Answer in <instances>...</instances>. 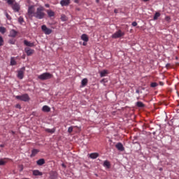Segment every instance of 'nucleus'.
<instances>
[{
  "label": "nucleus",
  "mask_w": 179,
  "mask_h": 179,
  "mask_svg": "<svg viewBox=\"0 0 179 179\" xmlns=\"http://www.w3.org/2000/svg\"><path fill=\"white\" fill-rule=\"evenodd\" d=\"M36 4H29L28 6L27 15L29 17H36V19H44L45 13H44L45 8L43 6H39L36 10Z\"/></svg>",
  "instance_id": "obj_1"
},
{
  "label": "nucleus",
  "mask_w": 179,
  "mask_h": 179,
  "mask_svg": "<svg viewBox=\"0 0 179 179\" xmlns=\"http://www.w3.org/2000/svg\"><path fill=\"white\" fill-rule=\"evenodd\" d=\"M52 74L46 72L38 76V79H40V80H48V79H52Z\"/></svg>",
  "instance_id": "obj_2"
},
{
  "label": "nucleus",
  "mask_w": 179,
  "mask_h": 179,
  "mask_svg": "<svg viewBox=\"0 0 179 179\" xmlns=\"http://www.w3.org/2000/svg\"><path fill=\"white\" fill-rule=\"evenodd\" d=\"M17 100H21V101H29L30 100V97H29V94H25L23 95H17L15 96Z\"/></svg>",
  "instance_id": "obj_3"
},
{
  "label": "nucleus",
  "mask_w": 179,
  "mask_h": 179,
  "mask_svg": "<svg viewBox=\"0 0 179 179\" xmlns=\"http://www.w3.org/2000/svg\"><path fill=\"white\" fill-rule=\"evenodd\" d=\"M24 71H26V67L23 66L22 68H21L20 70H18L17 74V78H18V79H23V78H24Z\"/></svg>",
  "instance_id": "obj_4"
},
{
  "label": "nucleus",
  "mask_w": 179,
  "mask_h": 179,
  "mask_svg": "<svg viewBox=\"0 0 179 179\" xmlns=\"http://www.w3.org/2000/svg\"><path fill=\"white\" fill-rule=\"evenodd\" d=\"M124 36H125V33L122 32L121 29H119L112 35V38H120L121 37H124Z\"/></svg>",
  "instance_id": "obj_5"
},
{
  "label": "nucleus",
  "mask_w": 179,
  "mask_h": 179,
  "mask_svg": "<svg viewBox=\"0 0 179 179\" xmlns=\"http://www.w3.org/2000/svg\"><path fill=\"white\" fill-rule=\"evenodd\" d=\"M41 29L42 31H43L46 35H50L52 33V29H49L46 25H42Z\"/></svg>",
  "instance_id": "obj_6"
},
{
  "label": "nucleus",
  "mask_w": 179,
  "mask_h": 179,
  "mask_svg": "<svg viewBox=\"0 0 179 179\" xmlns=\"http://www.w3.org/2000/svg\"><path fill=\"white\" fill-rule=\"evenodd\" d=\"M24 50L28 57H30V55H33V54L34 53V50H32L30 48H26Z\"/></svg>",
  "instance_id": "obj_7"
},
{
  "label": "nucleus",
  "mask_w": 179,
  "mask_h": 179,
  "mask_svg": "<svg viewBox=\"0 0 179 179\" xmlns=\"http://www.w3.org/2000/svg\"><path fill=\"white\" fill-rule=\"evenodd\" d=\"M115 148H116V149H117V150H120V152H124V150H125L124 145L121 143H117L115 145Z\"/></svg>",
  "instance_id": "obj_8"
},
{
  "label": "nucleus",
  "mask_w": 179,
  "mask_h": 179,
  "mask_svg": "<svg viewBox=\"0 0 179 179\" xmlns=\"http://www.w3.org/2000/svg\"><path fill=\"white\" fill-rule=\"evenodd\" d=\"M71 3V0H61L60 5L62 6H68Z\"/></svg>",
  "instance_id": "obj_9"
},
{
  "label": "nucleus",
  "mask_w": 179,
  "mask_h": 179,
  "mask_svg": "<svg viewBox=\"0 0 179 179\" xmlns=\"http://www.w3.org/2000/svg\"><path fill=\"white\" fill-rule=\"evenodd\" d=\"M12 8L15 12H19L20 10V6L17 3L13 4Z\"/></svg>",
  "instance_id": "obj_10"
},
{
  "label": "nucleus",
  "mask_w": 179,
  "mask_h": 179,
  "mask_svg": "<svg viewBox=\"0 0 179 179\" xmlns=\"http://www.w3.org/2000/svg\"><path fill=\"white\" fill-rule=\"evenodd\" d=\"M42 111L44 113H50L51 111V108L48 106H43L42 108Z\"/></svg>",
  "instance_id": "obj_11"
},
{
  "label": "nucleus",
  "mask_w": 179,
  "mask_h": 179,
  "mask_svg": "<svg viewBox=\"0 0 179 179\" xmlns=\"http://www.w3.org/2000/svg\"><path fill=\"white\" fill-rule=\"evenodd\" d=\"M81 40H83V41H85V43H87V41H89V36H87L86 34H83L81 36Z\"/></svg>",
  "instance_id": "obj_12"
},
{
  "label": "nucleus",
  "mask_w": 179,
  "mask_h": 179,
  "mask_svg": "<svg viewBox=\"0 0 179 179\" xmlns=\"http://www.w3.org/2000/svg\"><path fill=\"white\" fill-rule=\"evenodd\" d=\"M88 82L89 80H87V78L83 79L81 81V87H85V86L87 85Z\"/></svg>",
  "instance_id": "obj_13"
},
{
  "label": "nucleus",
  "mask_w": 179,
  "mask_h": 179,
  "mask_svg": "<svg viewBox=\"0 0 179 179\" xmlns=\"http://www.w3.org/2000/svg\"><path fill=\"white\" fill-rule=\"evenodd\" d=\"M36 164L38 166H43V164H45V160L44 159H40L36 162Z\"/></svg>",
  "instance_id": "obj_14"
},
{
  "label": "nucleus",
  "mask_w": 179,
  "mask_h": 179,
  "mask_svg": "<svg viewBox=\"0 0 179 179\" xmlns=\"http://www.w3.org/2000/svg\"><path fill=\"white\" fill-rule=\"evenodd\" d=\"M8 163V159L7 158H3V159H0V166H5Z\"/></svg>",
  "instance_id": "obj_15"
},
{
  "label": "nucleus",
  "mask_w": 179,
  "mask_h": 179,
  "mask_svg": "<svg viewBox=\"0 0 179 179\" xmlns=\"http://www.w3.org/2000/svg\"><path fill=\"white\" fill-rule=\"evenodd\" d=\"M33 176H43V172H40L38 170H34L32 171Z\"/></svg>",
  "instance_id": "obj_16"
},
{
  "label": "nucleus",
  "mask_w": 179,
  "mask_h": 179,
  "mask_svg": "<svg viewBox=\"0 0 179 179\" xmlns=\"http://www.w3.org/2000/svg\"><path fill=\"white\" fill-rule=\"evenodd\" d=\"M47 13L49 17H54L55 16V13L51 10H48Z\"/></svg>",
  "instance_id": "obj_17"
},
{
  "label": "nucleus",
  "mask_w": 179,
  "mask_h": 179,
  "mask_svg": "<svg viewBox=\"0 0 179 179\" xmlns=\"http://www.w3.org/2000/svg\"><path fill=\"white\" fill-rule=\"evenodd\" d=\"M98 157H99V153L97 152L91 153L89 155V157H90V159H97Z\"/></svg>",
  "instance_id": "obj_18"
},
{
  "label": "nucleus",
  "mask_w": 179,
  "mask_h": 179,
  "mask_svg": "<svg viewBox=\"0 0 179 179\" xmlns=\"http://www.w3.org/2000/svg\"><path fill=\"white\" fill-rule=\"evenodd\" d=\"M24 44L25 45H27V47H34V43H31V42H29V41H27V40H24Z\"/></svg>",
  "instance_id": "obj_19"
},
{
  "label": "nucleus",
  "mask_w": 179,
  "mask_h": 179,
  "mask_svg": "<svg viewBox=\"0 0 179 179\" xmlns=\"http://www.w3.org/2000/svg\"><path fill=\"white\" fill-rule=\"evenodd\" d=\"M10 37H16V36H17V31H16L15 29H12L10 31Z\"/></svg>",
  "instance_id": "obj_20"
},
{
  "label": "nucleus",
  "mask_w": 179,
  "mask_h": 179,
  "mask_svg": "<svg viewBox=\"0 0 179 179\" xmlns=\"http://www.w3.org/2000/svg\"><path fill=\"white\" fill-rule=\"evenodd\" d=\"M103 167H106L107 169H110V167H111V164H110V162L106 160L103 162Z\"/></svg>",
  "instance_id": "obj_21"
},
{
  "label": "nucleus",
  "mask_w": 179,
  "mask_h": 179,
  "mask_svg": "<svg viewBox=\"0 0 179 179\" xmlns=\"http://www.w3.org/2000/svg\"><path fill=\"white\" fill-rule=\"evenodd\" d=\"M45 131L48 134H54V132H55V129H45Z\"/></svg>",
  "instance_id": "obj_22"
},
{
  "label": "nucleus",
  "mask_w": 179,
  "mask_h": 179,
  "mask_svg": "<svg viewBox=\"0 0 179 179\" xmlns=\"http://www.w3.org/2000/svg\"><path fill=\"white\" fill-rule=\"evenodd\" d=\"M17 62H16V60H15V58L14 57H11L10 59V65L11 66H13L15 65H17Z\"/></svg>",
  "instance_id": "obj_23"
},
{
  "label": "nucleus",
  "mask_w": 179,
  "mask_h": 179,
  "mask_svg": "<svg viewBox=\"0 0 179 179\" xmlns=\"http://www.w3.org/2000/svg\"><path fill=\"white\" fill-rule=\"evenodd\" d=\"M159 17H160V13L157 12L155 13L154 17H153V20H157V19H159Z\"/></svg>",
  "instance_id": "obj_24"
},
{
  "label": "nucleus",
  "mask_w": 179,
  "mask_h": 179,
  "mask_svg": "<svg viewBox=\"0 0 179 179\" xmlns=\"http://www.w3.org/2000/svg\"><path fill=\"white\" fill-rule=\"evenodd\" d=\"M108 72L106 70H103L102 71H101L100 75H101V78H104V76H106V75H107Z\"/></svg>",
  "instance_id": "obj_25"
},
{
  "label": "nucleus",
  "mask_w": 179,
  "mask_h": 179,
  "mask_svg": "<svg viewBox=\"0 0 179 179\" xmlns=\"http://www.w3.org/2000/svg\"><path fill=\"white\" fill-rule=\"evenodd\" d=\"M136 106H137V107H140L141 108L145 107V104H143V103H142V101H138L136 103Z\"/></svg>",
  "instance_id": "obj_26"
},
{
  "label": "nucleus",
  "mask_w": 179,
  "mask_h": 179,
  "mask_svg": "<svg viewBox=\"0 0 179 179\" xmlns=\"http://www.w3.org/2000/svg\"><path fill=\"white\" fill-rule=\"evenodd\" d=\"M0 33H1L2 34H5V33H6V28L3 27H0Z\"/></svg>",
  "instance_id": "obj_27"
},
{
  "label": "nucleus",
  "mask_w": 179,
  "mask_h": 179,
  "mask_svg": "<svg viewBox=\"0 0 179 179\" xmlns=\"http://www.w3.org/2000/svg\"><path fill=\"white\" fill-rule=\"evenodd\" d=\"M37 153H38V150L34 149L32 150L31 156L34 157L36 155H37Z\"/></svg>",
  "instance_id": "obj_28"
},
{
  "label": "nucleus",
  "mask_w": 179,
  "mask_h": 179,
  "mask_svg": "<svg viewBox=\"0 0 179 179\" xmlns=\"http://www.w3.org/2000/svg\"><path fill=\"white\" fill-rule=\"evenodd\" d=\"M61 20H62V22H66L68 20V18L66 17V15H62Z\"/></svg>",
  "instance_id": "obj_29"
},
{
  "label": "nucleus",
  "mask_w": 179,
  "mask_h": 179,
  "mask_svg": "<svg viewBox=\"0 0 179 179\" xmlns=\"http://www.w3.org/2000/svg\"><path fill=\"white\" fill-rule=\"evenodd\" d=\"M18 22H19L20 24H23V23H24V19H23L22 17H20L18 18Z\"/></svg>",
  "instance_id": "obj_30"
},
{
  "label": "nucleus",
  "mask_w": 179,
  "mask_h": 179,
  "mask_svg": "<svg viewBox=\"0 0 179 179\" xmlns=\"http://www.w3.org/2000/svg\"><path fill=\"white\" fill-rule=\"evenodd\" d=\"M8 5H13L15 3V0H7Z\"/></svg>",
  "instance_id": "obj_31"
},
{
  "label": "nucleus",
  "mask_w": 179,
  "mask_h": 179,
  "mask_svg": "<svg viewBox=\"0 0 179 179\" xmlns=\"http://www.w3.org/2000/svg\"><path fill=\"white\" fill-rule=\"evenodd\" d=\"M157 86H158L157 83H152L150 84V87H157Z\"/></svg>",
  "instance_id": "obj_32"
},
{
  "label": "nucleus",
  "mask_w": 179,
  "mask_h": 179,
  "mask_svg": "<svg viewBox=\"0 0 179 179\" xmlns=\"http://www.w3.org/2000/svg\"><path fill=\"white\" fill-rule=\"evenodd\" d=\"M2 45H3V38L0 36V47H2Z\"/></svg>",
  "instance_id": "obj_33"
},
{
  "label": "nucleus",
  "mask_w": 179,
  "mask_h": 179,
  "mask_svg": "<svg viewBox=\"0 0 179 179\" xmlns=\"http://www.w3.org/2000/svg\"><path fill=\"white\" fill-rule=\"evenodd\" d=\"M73 131V127H69V129H68L69 134H72Z\"/></svg>",
  "instance_id": "obj_34"
},
{
  "label": "nucleus",
  "mask_w": 179,
  "mask_h": 179,
  "mask_svg": "<svg viewBox=\"0 0 179 179\" xmlns=\"http://www.w3.org/2000/svg\"><path fill=\"white\" fill-rule=\"evenodd\" d=\"M5 15H6V17H7L8 20H10V19H12V17H10V15H9L8 13H6Z\"/></svg>",
  "instance_id": "obj_35"
},
{
  "label": "nucleus",
  "mask_w": 179,
  "mask_h": 179,
  "mask_svg": "<svg viewBox=\"0 0 179 179\" xmlns=\"http://www.w3.org/2000/svg\"><path fill=\"white\" fill-rule=\"evenodd\" d=\"M131 24L134 27H136V26H138V22H133Z\"/></svg>",
  "instance_id": "obj_36"
},
{
  "label": "nucleus",
  "mask_w": 179,
  "mask_h": 179,
  "mask_svg": "<svg viewBox=\"0 0 179 179\" xmlns=\"http://www.w3.org/2000/svg\"><path fill=\"white\" fill-rule=\"evenodd\" d=\"M15 108H19L20 110V108H22V106H20V104H16Z\"/></svg>",
  "instance_id": "obj_37"
},
{
  "label": "nucleus",
  "mask_w": 179,
  "mask_h": 179,
  "mask_svg": "<svg viewBox=\"0 0 179 179\" xmlns=\"http://www.w3.org/2000/svg\"><path fill=\"white\" fill-rule=\"evenodd\" d=\"M35 2L37 1V0H34ZM28 3H31V0H28L27 1Z\"/></svg>",
  "instance_id": "obj_38"
},
{
  "label": "nucleus",
  "mask_w": 179,
  "mask_h": 179,
  "mask_svg": "<svg viewBox=\"0 0 179 179\" xmlns=\"http://www.w3.org/2000/svg\"><path fill=\"white\" fill-rule=\"evenodd\" d=\"M159 85H160V86H163L164 85V82H159Z\"/></svg>",
  "instance_id": "obj_39"
},
{
  "label": "nucleus",
  "mask_w": 179,
  "mask_h": 179,
  "mask_svg": "<svg viewBox=\"0 0 179 179\" xmlns=\"http://www.w3.org/2000/svg\"><path fill=\"white\" fill-rule=\"evenodd\" d=\"M136 93H137L138 94H139V93H141V92L139 91V90H136Z\"/></svg>",
  "instance_id": "obj_40"
},
{
  "label": "nucleus",
  "mask_w": 179,
  "mask_h": 179,
  "mask_svg": "<svg viewBox=\"0 0 179 179\" xmlns=\"http://www.w3.org/2000/svg\"><path fill=\"white\" fill-rule=\"evenodd\" d=\"M75 3H79V0H74Z\"/></svg>",
  "instance_id": "obj_41"
},
{
  "label": "nucleus",
  "mask_w": 179,
  "mask_h": 179,
  "mask_svg": "<svg viewBox=\"0 0 179 179\" xmlns=\"http://www.w3.org/2000/svg\"><path fill=\"white\" fill-rule=\"evenodd\" d=\"M166 68H170L171 65H170V64H167L166 65Z\"/></svg>",
  "instance_id": "obj_42"
},
{
  "label": "nucleus",
  "mask_w": 179,
  "mask_h": 179,
  "mask_svg": "<svg viewBox=\"0 0 179 179\" xmlns=\"http://www.w3.org/2000/svg\"><path fill=\"white\" fill-rule=\"evenodd\" d=\"M55 177H56V174L55 173V175H54V177H52V176H51V179H55Z\"/></svg>",
  "instance_id": "obj_43"
},
{
  "label": "nucleus",
  "mask_w": 179,
  "mask_h": 179,
  "mask_svg": "<svg viewBox=\"0 0 179 179\" xmlns=\"http://www.w3.org/2000/svg\"><path fill=\"white\" fill-rule=\"evenodd\" d=\"M114 12H115V13H118V10L115 9V10H114Z\"/></svg>",
  "instance_id": "obj_44"
},
{
  "label": "nucleus",
  "mask_w": 179,
  "mask_h": 179,
  "mask_svg": "<svg viewBox=\"0 0 179 179\" xmlns=\"http://www.w3.org/2000/svg\"><path fill=\"white\" fill-rule=\"evenodd\" d=\"M5 145L3 144L0 145V148H4Z\"/></svg>",
  "instance_id": "obj_45"
},
{
  "label": "nucleus",
  "mask_w": 179,
  "mask_h": 179,
  "mask_svg": "<svg viewBox=\"0 0 179 179\" xmlns=\"http://www.w3.org/2000/svg\"><path fill=\"white\" fill-rule=\"evenodd\" d=\"M96 3H99V2H100V0H95Z\"/></svg>",
  "instance_id": "obj_46"
},
{
  "label": "nucleus",
  "mask_w": 179,
  "mask_h": 179,
  "mask_svg": "<svg viewBox=\"0 0 179 179\" xmlns=\"http://www.w3.org/2000/svg\"><path fill=\"white\" fill-rule=\"evenodd\" d=\"M143 2H148V1H149V0H143Z\"/></svg>",
  "instance_id": "obj_47"
},
{
  "label": "nucleus",
  "mask_w": 179,
  "mask_h": 179,
  "mask_svg": "<svg viewBox=\"0 0 179 179\" xmlns=\"http://www.w3.org/2000/svg\"><path fill=\"white\" fill-rule=\"evenodd\" d=\"M159 171H163V168H160V169H159Z\"/></svg>",
  "instance_id": "obj_48"
},
{
  "label": "nucleus",
  "mask_w": 179,
  "mask_h": 179,
  "mask_svg": "<svg viewBox=\"0 0 179 179\" xmlns=\"http://www.w3.org/2000/svg\"><path fill=\"white\" fill-rule=\"evenodd\" d=\"M86 44H87V43L84 42V43H83V45H86Z\"/></svg>",
  "instance_id": "obj_49"
},
{
  "label": "nucleus",
  "mask_w": 179,
  "mask_h": 179,
  "mask_svg": "<svg viewBox=\"0 0 179 179\" xmlns=\"http://www.w3.org/2000/svg\"><path fill=\"white\" fill-rule=\"evenodd\" d=\"M169 19H170V17H166V20H169Z\"/></svg>",
  "instance_id": "obj_50"
},
{
  "label": "nucleus",
  "mask_w": 179,
  "mask_h": 179,
  "mask_svg": "<svg viewBox=\"0 0 179 179\" xmlns=\"http://www.w3.org/2000/svg\"><path fill=\"white\" fill-rule=\"evenodd\" d=\"M45 6H46L47 8H48V4H46Z\"/></svg>",
  "instance_id": "obj_51"
},
{
  "label": "nucleus",
  "mask_w": 179,
  "mask_h": 179,
  "mask_svg": "<svg viewBox=\"0 0 179 179\" xmlns=\"http://www.w3.org/2000/svg\"><path fill=\"white\" fill-rule=\"evenodd\" d=\"M13 132V134H15V131H12Z\"/></svg>",
  "instance_id": "obj_52"
}]
</instances>
